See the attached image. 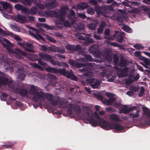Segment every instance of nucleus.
Segmentation results:
<instances>
[{"mask_svg": "<svg viewBox=\"0 0 150 150\" xmlns=\"http://www.w3.org/2000/svg\"><path fill=\"white\" fill-rule=\"evenodd\" d=\"M130 90L133 92H136L138 91L139 88L134 86H132L130 87Z\"/></svg>", "mask_w": 150, "mask_h": 150, "instance_id": "62", "label": "nucleus"}, {"mask_svg": "<svg viewBox=\"0 0 150 150\" xmlns=\"http://www.w3.org/2000/svg\"><path fill=\"white\" fill-rule=\"evenodd\" d=\"M38 11L37 8L35 6L32 7L29 11L30 13L33 15L35 14Z\"/></svg>", "mask_w": 150, "mask_h": 150, "instance_id": "44", "label": "nucleus"}, {"mask_svg": "<svg viewBox=\"0 0 150 150\" xmlns=\"http://www.w3.org/2000/svg\"><path fill=\"white\" fill-rule=\"evenodd\" d=\"M84 58L86 61L92 62L93 58L91 55L89 54H85L84 56Z\"/></svg>", "mask_w": 150, "mask_h": 150, "instance_id": "46", "label": "nucleus"}, {"mask_svg": "<svg viewBox=\"0 0 150 150\" xmlns=\"http://www.w3.org/2000/svg\"><path fill=\"white\" fill-rule=\"evenodd\" d=\"M109 119L111 121L115 122H120V119L119 117L116 114H112L109 116Z\"/></svg>", "mask_w": 150, "mask_h": 150, "instance_id": "22", "label": "nucleus"}, {"mask_svg": "<svg viewBox=\"0 0 150 150\" xmlns=\"http://www.w3.org/2000/svg\"><path fill=\"white\" fill-rule=\"evenodd\" d=\"M76 62V61L72 59H69L68 60V63L71 66L75 67V64Z\"/></svg>", "mask_w": 150, "mask_h": 150, "instance_id": "55", "label": "nucleus"}, {"mask_svg": "<svg viewBox=\"0 0 150 150\" xmlns=\"http://www.w3.org/2000/svg\"><path fill=\"white\" fill-rule=\"evenodd\" d=\"M74 105L72 104H69L67 108V113L69 114H72L73 113Z\"/></svg>", "mask_w": 150, "mask_h": 150, "instance_id": "32", "label": "nucleus"}, {"mask_svg": "<svg viewBox=\"0 0 150 150\" xmlns=\"http://www.w3.org/2000/svg\"><path fill=\"white\" fill-rule=\"evenodd\" d=\"M4 46L8 52H13V51L10 48V46H12L13 44L9 41L7 40V43L4 44Z\"/></svg>", "mask_w": 150, "mask_h": 150, "instance_id": "26", "label": "nucleus"}, {"mask_svg": "<svg viewBox=\"0 0 150 150\" xmlns=\"http://www.w3.org/2000/svg\"><path fill=\"white\" fill-rule=\"evenodd\" d=\"M145 92V89L142 86L141 87L140 91L139 93V97H142Z\"/></svg>", "mask_w": 150, "mask_h": 150, "instance_id": "56", "label": "nucleus"}, {"mask_svg": "<svg viewBox=\"0 0 150 150\" xmlns=\"http://www.w3.org/2000/svg\"><path fill=\"white\" fill-rule=\"evenodd\" d=\"M88 51L90 53H92L97 57L100 55V51L99 46L96 45L94 44L89 48Z\"/></svg>", "mask_w": 150, "mask_h": 150, "instance_id": "7", "label": "nucleus"}, {"mask_svg": "<svg viewBox=\"0 0 150 150\" xmlns=\"http://www.w3.org/2000/svg\"><path fill=\"white\" fill-rule=\"evenodd\" d=\"M50 59L48 60V62H49L52 64L54 65H56L57 64V61H55L53 58L52 56H51Z\"/></svg>", "mask_w": 150, "mask_h": 150, "instance_id": "48", "label": "nucleus"}, {"mask_svg": "<svg viewBox=\"0 0 150 150\" xmlns=\"http://www.w3.org/2000/svg\"><path fill=\"white\" fill-rule=\"evenodd\" d=\"M111 45L114 46L115 47H117L120 49H124V48L123 46L120 44H119L117 43L114 42H109L107 43Z\"/></svg>", "mask_w": 150, "mask_h": 150, "instance_id": "36", "label": "nucleus"}, {"mask_svg": "<svg viewBox=\"0 0 150 150\" xmlns=\"http://www.w3.org/2000/svg\"><path fill=\"white\" fill-rule=\"evenodd\" d=\"M111 45L114 46L115 47H117L120 49H124V48L123 46L120 44H119L117 43L114 42H109L107 43Z\"/></svg>", "mask_w": 150, "mask_h": 150, "instance_id": "35", "label": "nucleus"}, {"mask_svg": "<svg viewBox=\"0 0 150 150\" xmlns=\"http://www.w3.org/2000/svg\"><path fill=\"white\" fill-rule=\"evenodd\" d=\"M8 82V79L7 78L4 77H0V88L1 86H6Z\"/></svg>", "mask_w": 150, "mask_h": 150, "instance_id": "24", "label": "nucleus"}, {"mask_svg": "<svg viewBox=\"0 0 150 150\" xmlns=\"http://www.w3.org/2000/svg\"><path fill=\"white\" fill-rule=\"evenodd\" d=\"M15 39L18 42V44L23 47L25 51L30 52H34V51L33 50L34 47L32 44L28 42L21 43L19 42H20L22 39L18 36L16 37Z\"/></svg>", "mask_w": 150, "mask_h": 150, "instance_id": "4", "label": "nucleus"}, {"mask_svg": "<svg viewBox=\"0 0 150 150\" xmlns=\"http://www.w3.org/2000/svg\"><path fill=\"white\" fill-rule=\"evenodd\" d=\"M87 11L88 13L90 14H93L95 12L94 10L92 8H90L87 9Z\"/></svg>", "mask_w": 150, "mask_h": 150, "instance_id": "60", "label": "nucleus"}, {"mask_svg": "<svg viewBox=\"0 0 150 150\" xmlns=\"http://www.w3.org/2000/svg\"><path fill=\"white\" fill-rule=\"evenodd\" d=\"M41 48L40 50L42 51H44L45 52H48V51H49L48 48H47V47L46 46L44 45H41Z\"/></svg>", "mask_w": 150, "mask_h": 150, "instance_id": "61", "label": "nucleus"}, {"mask_svg": "<svg viewBox=\"0 0 150 150\" xmlns=\"http://www.w3.org/2000/svg\"><path fill=\"white\" fill-rule=\"evenodd\" d=\"M82 110L87 116V117L84 118H88L90 116L92 115V113L91 112V110L90 109L86 106H85L82 108Z\"/></svg>", "mask_w": 150, "mask_h": 150, "instance_id": "18", "label": "nucleus"}, {"mask_svg": "<svg viewBox=\"0 0 150 150\" xmlns=\"http://www.w3.org/2000/svg\"><path fill=\"white\" fill-rule=\"evenodd\" d=\"M84 27V25L83 24L81 23H79L77 25L76 29L78 31L83 30Z\"/></svg>", "mask_w": 150, "mask_h": 150, "instance_id": "42", "label": "nucleus"}, {"mask_svg": "<svg viewBox=\"0 0 150 150\" xmlns=\"http://www.w3.org/2000/svg\"><path fill=\"white\" fill-rule=\"evenodd\" d=\"M114 57L113 62L115 64L118 63L119 61V57L117 54H114L113 55Z\"/></svg>", "mask_w": 150, "mask_h": 150, "instance_id": "54", "label": "nucleus"}, {"mask_svg": "<svg viewBox=\"0 0 150 150\" xmlns=\"http://www.w3.org/2000/svg\"><path fill=\"white\" fill-rule=\"evenodd\" d=\"M59 101L58 104H59L60 108H67L68 104L64 101V99L60 98L59 97Z\"/></svg>", "mask_w": 150, "mask_h": 150, "instance_id": "21", "label": "nucleus"}, {"mask_svg": "<svg viewBox=\"0 0 150 150\" xmlns=\"http://www.w3.org/2000/svg\"><path fill=\"white\" fill-rule=\"evenodd\" d=\"M132 113H129V114L130 118H132L133 120L136 118L138 117L139 116V111L137 109H134Z\"/></svg>", "mask_w": 150, "mask_h": 150, "instance_id": "17", "label": "nucleus"}, {"mask_svg": "<svg viewBox=\"0 0 150 150\" xmlns=\"http://www.w3.org/2000/svg\"><path fill=\"white\" fill-rule=\"evenodd\" d=\"M116 68L119 77H124L127 76V72L128 71V68L127 67H125L123 69L117 67Z\"/></svg>", "mask_w": 150, "mask_h": 150, "instance_id": "8", "label": "nucleus"}, {"mask_svg": "<svg viewBox=\"0 0 150 150\" xmlns=\"http://www.w3.org/2000/svg\"><path fill=\"white\" fill-rule=\"evenodd\" d=\"M57 73H59L60 74L64 76H66L67 78L70 77L72 75V73L69 71H66L65 68L57 69Z\"/></svg>", "mask_w": 150, "mask_h": 150, "instance_id": "11", "label": "nucleus"}, {"mask_svg": "<svg viewBox=\"0 0 150 150\" xmlns=\"http://www.w3.org/2000/svg\"><path fill=\"white\" fill-rule=\"evenodd\" d=\"M136 108V107L135 106L129 108L127 105H125L119 111V113H123L124 114H126L129 112L133 110L134 109Z\"/></svg>", "mask_w": 150, "mask_h": 150, "instance_id": "13", "label": "nucleus"}, {"mask_svg": "<svg viewBox=\"0 0 150 150\" xmlns=\"http://www.w3.org/2000/svg\"><path fill=\"white\" fill-rule=\"evenodd\" d=\"M39 57V59L42 60L44 61L48 62L50 59L51 55H50L45 53L41 52L38 54Z\"/></svg>", "mask_w": 150, "mask_h": 150, "instance_id": "14", "label": "nucleus"}, {"mask_svg": "<svg viewBox=\"0 0 150 150\" xmlns=\"http://www.w3.org/2000/svg\"><path fill=\"white\" fill-rule=\"evenodd\" d=\"M17 21L20 23H24L25 22V17L23 16L18 14L17 16Z\"/></svg>", "mask_w": 150, "mask_h": 150, "instance_id": "27", "label": "nucleus"}, {"mask_svg": "<svg viewBox=\"0 0 150 150\" xmlns=\"http://www.w3.org/2000/svg\"><path fill=\"white\" fill-rule=\"evenodd\" d=\"M46 70L54 74L57 73V69L54 67L52 68L50 66H49L46 68Z\"/></svg>", "mask_w": 150, "mask_h": 150, "instance_id": "33", "label": "nucleus"}, {"mask_svg": "<svg viewBox=\"0 0 150 150\" xmlns=\"http://www.w3.org/2000/svg\"><path fill=\"white\" fill-rule=\"evenodd\" d=\"M92 66H93V65L91 63L83 64L76 62L75 67L78 68L83 67L82 69H79V71L81 72H86L84 73V75L88 76L89 75L90 71L91 70L90 67Z\"/></svg>", "mask_w": 150, "mask_h": 150, "instance_id": "3", "label": "nucleus"}, {"mask_svg": "<svg viewBox=\"0 0 150 150\" xmlns=\"http://www.w3.org/2000/svg\"><path fill=\"white\" fill-rule=\"evenodd\" d=\"M122 29L125 32L129 33L131 30V28L126 25L123 26L122 27Z\"/></svg>", "mask_w": 150, "mask_h": 150, "instance_id": "52", "label": "nucleus"}, {"mask_svg": "<svg viewBox=\"0 0 150 150\" xmlns=\"http://www.w3.org/2000/svg\"><path fill=\"white\" fill-rule=\"evenodd\" d=\"M83 121L84 122L86 123H87L88 121L92 126L94 127H96L98 126H99L98 122V120L94 119L93 115L90 116L88 118H84L83 119Z\"/></svg>", "mask_w": 150, "mask_h": 150, "instance_id": "9", "label": "nucleus"}, {"mask_svg": "<svg viewBox=\"0 0 150 150\" xmlns=\"http://www.w3.org/2000/svg\"><path fill=\"white\" fill-rule=\"evenodd\" d=\"M14 53L17 55V57L19 59L23 58L21 55L25 57L27 55V53L25 52L21 51L18 48H16L15 50Z\"/></svg>", "mask_w": 150, "mask_h": 150, "instance_id": "15", "label": "nucleus"}, {"mask_svg": "<svg viewBox=\"0 0 150 150\" xmlns=\"http://www.w3.org/2000/svg\"><path fill=\"white\" fill-rule=\"evenodd\" d=\"M10 33L8 32V33H7L6 31L4 30L3 29L0 28V35H9V33Z\"/></svg>", "mask_w": 150, "mask_h": 150, "instance_id": "58", "label": "nucleus"}, {"mask_svg": "<svg viewBox=\"0 0 150 150\" xmlns=\"http://www.w3.org/2000/svg\"><path fill=\"white\" fill-rule=\"evenodd\" d=\"M12 88L15 93H19L21 89V88L18 86H14Z\"/></svg>", "mask_w": 150, "mask_h": 150, "instance_id": "47", "label": "nucleus"}, {"mask_svg": "<svg viewBox=\"0 0 150 150\" xmlns=\"http://www.w3.org/2000/svg\"><path fill=\"white\" fill-rule=\"evenodd\" d=\"M69 10V7L67 6H63L59 10V13L60 14L66 16L67 15Z\"/></svg>", "mask_w": 150, "mask_h": 150, "instance_id": "19", "label": "nucleus"}, {"mask_svg": "<svg viewBox=\"0 0 150 150\" xmlns=\"http://www.w3.org/2000/svg\"><path fill=\"white\" fill-rule=\"evenodd\" d=\"M52 13L53 14L55 15V16L57 17L59 20V22H58L57 21H56V22L57 24H60V23H59L60 21L62 22L64 21L65 18L64 16H65L64 15L60 14L59 15L57 12L54 11H50L48 13L49 14H51Z\"/></svg>", "mask_w": 150, "mask_h": 150, "instance_id": "12", "label": "nucleus"}, {"mask_svg": "<svg viewBox=\"0 0 150 150\" xmlns=\"http://www.w3.org/2000/svg\"><path fill=\"white\" fill-rule=\"evenodd\" d=\"M93 115H94V117L95 118H97V119L98 120V123H99V126H100L101 127L103 128V127L101 126V123H100V121L101 120H104V119H103V118H100L99 117V115L98 114V113H97L96 112H95L93 113Z\"/></svg>", "mask_w": 150, "mask_h": 150, "instance_id": "40", "label": "nucleus"}, {"mask_svg": "<svg viewBox=\"0 0 150 150\" xmlns=\"http://www.w3.org/2000/svg\"><path fill=\"white\" fill-rule=\"evenodd\" d=\"M134 47L135 49L139 50L143 49L144 47L141 44H135L134 45Z\"/></svg>", "mask_w": 150, "mask_h": 150, "instance_id": "49", "label": "nucleus"}, {"mask_svg": "<svg viewBox=\"0 0 150 150\" xmlns=\"http://www.w3.org/2000/svg\"><path fill=\"white\" fill-rule=\"evenodd\" d=\"M47 99L50 101L51 104L54 106H56L58 104V102L59 99V97L54 96L48 93L46 95Z\"/></svg>", "mask_w": 150, "mask_h": 150, "instance_id": "6", "label": "nucleus"}, {"mask_svg": "<svg viewBox=\"0 0 150 150\" xmlns=\"http://www.w3.org/2000/svg\"><path fill=\"white\" fill-rule=\"evenodd\" d=\"M115 34L113 35L112 37L108 36V38L109 40H112L115 37L117 38V40L119 42L122 43L124 41V33H120L118 30L115 31Z\"/></svg>", "mask_w": 150, "mask_h": 150, "instance_id": "5", "label": "nucleus"}, {"mask_svg": "<svg viewBox=\"0 0 150 150\" xmlns=\"http://www.w3.org/2000/svg\"><path fill=\"white\" fill-rule=\"evenodd\" d=\"M15 144V143H13L8 142V143H6V144L3 145V146H5V148L8 149L12 148V147Z\"/></svg>", "mask_w": 150, "mask_h": 150, "instance_id": "43", "label": "nucleus"}, {"mask_svg": "<svg viewBox=\"0 0 150 150\" xmlns=\"http://www.w3.org/2000/svg\"><path fill=\"white\" fill-rule=\"evenodd\" d=\"M33 0H20V2L24 5L30 6Z\"/></svg>", "mask_w": 150, "mask_h": 150, "instance_id": "38", "label": "nucleus"}, {"mask_svg": "<svg viewBox=\"0 0 150 150\" xmlns=\"http://www.w3.org/2000/svg\"><path fill=\"white\" fill-rule=\"evenodd\" d=\"M7 84H8V86L9 88H12L14 86V82L12 80L8 81V82Z\"/></svg>", "mask_w": 150, "mask_h": 150, "instance_id": "57", "label": "nucleus"}, {"mask_svg": "<svg viewBox=\"0 0 150 150\" xmlns=\"http://www.w3.org/2000/svg\"><path fill=\"white\" fill-rule=\"evenodd\" d=\"M97 21H96L90 23L88 25V28L89 29L91 30H93L95 29L97 25L98 22Z\"/></svg>", "mask_w": 150, "mask_h": 150, "instance_id": "29", "label": "nucleus"}, {"mask_svg": "<svg viewBox=\"0 0 150 150\" xmlns=\"http://www.w3.org/2000/svg\"><path fill=\"white\" fill-rule=\"evenodd\" d=\"M101 83L98 80H96L93 83L90 84V86L93 88H97L100 86Z\"/></svg>", "mask_w": 150, "mask_h": 150, "instance_id": "25", "label": "nucleus"}, {"mask_svg": "<svg viewBox=\"0 0 150 150\" xmlns=\"http://www.w3.org/2000/svg\"><path fill=\"white\" fill-rule=\"evenodd\" d=\"M28 58L30 60L33 61H38L39 59V57L38 58V56L34 54L29 55L28 56Z\"/></svg>", "mask_w": 150, "mask_h": 150, "instance_id": "28", "label": "nucleus"}, {"mask_svg": "<svg viewBox=\"0 0 150 150\" xmlns=\"http://www.w3.org/2000/svg\"><path fill=\"white\" fill-rule=\"evenodd\" d=\"M28 91L26 89H22L20 91L19 93L21 96L23 97H25L27 95Z\"/></svg>", "mask_w": 150, "mask_h": 150, "instance_id": "37", "label": "nucleus"}, {"mask_svg": "<svg viewBox=\"0 0 150 150\" xmlns=\"http://www.w3.org/2000/svg\"><path fill=\"white\" fill-rule=\"evenodd\" d=\"M25 75L23 73H21L19 74L18 77V79L23 81L25 78Z\"/></svg>", "mask_w": 150, "mask_h": 150, "instance_id": "51", "label": "nucleus"}, {"mask_svg": "<svg viewBox=\"0 0 150 150\" xmlns=\"http://www.w3.org/2000/svg\"><path fill=\"white\" fill-rule=\"evenodd\" d=\"M66 48H67V49L70 51H74V45H66Z\"/></svg>", "mask_w": 150, "mask_h": 150, "instance_id": "53", "label": "nucleus"}, {"mask_svg": "<svg viewBox=\"0 0 150 150\" xmlns=\"http://www.w3.org/2000/svg\"><path fill=\"white\" fill-rule=\"evenodd\" d=\"M73 110L75 113L77 114H79L81 112V109L80 107L78 105H74Z\"/></svg>", "mask_w": 150, "mask_h": 150, "instance_id": "30", "label": "nucleus"}, {"mask_svg": "<svg viewBox=\"0 0 150 150\" xmlns=\"http://www.w3.org/2000/svg\"><path fill=\"white\" fill-rule=\"evenodd\" d=\"M103 128L106 130L114 129L116 131H122L124 129V127L120 124L117 123H109L106 120H103L100 121Z\"/></svg>", "mask_w": 150, "mask_h": 150, "instance_id": "2", "label": "nucleus"}, {"mask_svg": "<svg viewBox=\"0 0 150 150\" xmlns=\"http://www.w3.org/2000/svg\"><path fill=\"white\" fill-rule=\"evenodd\" d=\"M37 87L32 85L29 91V93L34 95L32 100L34 102H36L39 100L40 102L43 101L45 99V94L41 91L37 92Z\"/></svg>", "mask_w": 150, "mask_h": 150, "instance_id": "1", "label": "nucleus"}, {"mask_svg": "<svg viewBox=\"0 0 150 150\" xmlns=\"http://www.w3.org/2000/svg\"><path fill=\"white\" fill-rule=\"evenodd\" d=\"M89 7V5L86 3L84 2H80L77 4L76 6L77 9L80 10H83Z\"/></svg>", "mask_w": 150, "mask_h": 150, "instance_id": "16", "label": "nucleus"}, {"mask_svg": "<svg viewBox=\"0 0 150 150\" xmlns=\"http://www.w3.org/2000/svg\"><path fill=\"white\" fill-rule=\"evenodd\" d=\"M103 6L101 7H99L96 9V11L98 14H102L103 16L106 17H109L108 15H107L104 11V9L103 8Z\"/></svg>", "mask_w": 150, "mask_h": 150, "instance_id": "23", "label": "nucleus"}, {"mask_svg": "<svg viewBox=\"0 0 150 150\" xmlns=\"http://www.w3.org/2000/svg\"><path fill=\"white\" fill-rule=\"evenodd\" d=\"M75 36L77 38L80 40H85L86 38V37L85 36H83L81 34L78 33H76L75 35Z\"/></svg>", "mask_w": 150, "mask_h": 150, "instance_id": "41", "label": "nucleus"}, {"mask_svg": "<svg viewBox=\"0 0 150 150\" xmlns=\"http://www.w3.org/2000/svg\"><path fill=\"white\" fill-rule=\"evenodd\" d=\"M127 61L123 57H121L119 64V66L121 67H126L128 65Z\"/></svg>", "mask_w": 150, "mask_h": 150, "instance_id": "20", "label": "nucleus"}, {"mask_svg": "<svg viewBox=\"0 0 150 150\" xmlns=\"http://www.w3.org/2000/svg\"><path fill=\"white\" fill-rule=\"evenodd\" d=\"M104 9V11L106 13L107 15L110 11H112L113 10V8L111 6H103V8Z\"/></svg>", "mask_w": 150, "mask_h": 150, "instance_id": "34", "label": "nucleus"}, {"mask_svg": "<svg viewBox=\"0 0 150 150\" xmlns=\"http://www.w3.org/2000/svg\"><path fill=\"white\" fill-rule=\"evenodd\" d=\"M33 36L37 40H40L41 41H45V39L41 35L37 33L36 35L33 34Z\"/></svg>", "mask_w": 150, "mask_h": 150, "instance_id": "39", "label": "nucleus"}, {"mask_svg": "<svg viewBox=\"0 0 150 150\" xmlns=\"http://www.w3.org/2000/svg\"><path fill=\"white\" fill-rule=\"evenodd\" d=\"M62 23H63L65 27H70L72 25L71 23H70V22L68 20H64V21Z\"/></svg>", "mask_w": 150, "mask_h": 150, "instance_id": "50", "label": "nucleus"}, {"mask_svg": "<svg viewBox=\"0 0 150 150\" xmlns=\"http://www.w3.org/2000/svg\"><path fill=\"white\" fill-rule=\"evenodd\" d=\"M0 4L3 6V8L4 9H7L9 6V4L6 2L1 1Z\"/></svg>", "mask_w": 150, "mask_h": 150, "instance_id": "45", "label": "nucleus"}, {"mask_svg": "<svg viewBox=\"0 0 150 150\" xmlns=\"http://www.w3.org/2000/svg\"><path fill=\"white\" fill-rule=\"evenodd\" d=\"M47 37L50 42L54 43H55L56 42V41L52 36H48Z\"/></svg>", "mask_w": 150, "mask_h": 150, "instance_id": "63", "label": "nucleus"}, {"mask_svg": "<svg viewBox=\"0 0 150 150\" xmlns=\"http://www.w3.org/2000/svg\"><path fill=\"white\" fill-rule=\"evenodd\" d=\"M106 110L107 111L110 113L114 112L115 111V109L110 107L106 108Z\"/></svg>", "mask_w": 150, "mask_h": 150, "instance_id": "64", "label": "nucleus"}, {"mask_svg": "<svg viewBox=\"0 0 150 150\" xmlns=\"http://www.w3.org/2000/svg\"><path fill=\"white\" fill-rule=\"evenodd\" d=\"M144 114L148 117H150V110L147 108H142Z\"/></svg>", "mask_w": 150, "mask_h": 150, "instance_id": "31", "label": "nucleus"}, {"mask_svg": "<svg viewBox=\"0 0 150 150\" xmlns=\"http://www.w3.org/2000/svg\"><path fill=\"white\" fill-rule=\"evenodd\" d=\"M75 16L76 14L73 10H71L69 11L67 18L69 20L71 21L72 25H74L76 21V18Z\"/></svg>", "mask_w": 150, "mask_h": 150, "instance_id": "10", "label": "nucleus"}, {"mask_svg": "<svg viewBox=\"0 0 150 150\" xmlns=\"http://www.w3.org/2000/svg\"><path fill=\"white\" fill-rule=\"evenodd\" d=\"M96 80L95 79L93 78L87 79L86 80V82L89 83L90 84H91L93 83Z\"/></svg>", "mask_w": 150, "mask_h": 150, "instance_id": "59", "label": "nucleus"}]
</instances>
